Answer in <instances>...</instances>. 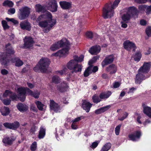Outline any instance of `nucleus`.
<instances>
[{
  "mask_svg": "<svg viewBox=\"0 0 151 151\" xmlns=\"http://www.w3.org/2000/svg\"><path fill=\"white\" fill-rule=\"evenodd\" d=\"M38 25L42 28V31L45 33L48 32L55 24L56 21L52 18L51 14L46 11L43 14L39 16L37 19Z\"/></svg>",
  "mask_w": 151,
  "mask_h": 151,
  "instance_id": "1",
  "label": "nucleus"
},
{
  "mask_svg": "<svg viewBox=\"0 0 151 151\" xmlns=\"http://www.w3.org/2000/svg\"><path fill=\"white\" fill-rule=\"evenodd\" d=\"M121 0H115L113 5L106 4L103 8V16L104 19L110 18L113 17L114 13V9L118 5Z\"/></svg>",
  "mask_w": 151,
  "mask_h": 151,
  "instance_id": "2",
  "label": "nucleus"
},
{
  "mask_svg": "<svg viewBox=\"0 0 151 151\" xmlns=\"http://www.w3.org/2000/svg\"><path fill=\"white\" fill-rule=\"evenodd\" d=\"M50 62L49 59L46 58H42L33 68V70L35 72L45 73L47 71Z\"/></svg>",
  "mask_w": 151,
  "mask_h": 151,
  "instance_id": "3",
  "label": "nucleus"
},
{
  "mask_svg": "<svg viewBox=\"0 0 151 151\" xmlns=\"http://www.w3.org/2000/svg\"><path fill=\"white\" fill-rule=\"evenodd\" d=\"M6 52L0 54V62L4 65H7L9 62V54H13L14 51L11 45L8 44L6 46Z\"/></svg>",
  "mask_w": 151,
  "mask_h": 151,
  "instance_id": "4",
  "label": "nucleus"
},
{
  "mask_svg": "<svg viewBox=\"0 0 151 151\" xmlns=\"http://www.w3.org/2000/svg\"><path fill=\"white\" fill-rule=\"evenodd\" d=\"M139 11L136 8L134 7H130L128 9L126 14H124L122 17V19L124 22H127L130 20L131 16L134 18L137 17Z\"/></svg>",
  "mask_w": 151,
  "mask_h": 151,
  "instance_id": "5",
  "label": "nucleus"
},
{
  "mask_svg": "<svg viewBox=\"0 0 151 151\" xmlns=\"http://www.w3.org/2000/svg\"><path fill=\"white\" fill-rule=\"evenodd\" d=\"M66 66L68 69L71 70L72 74L81 72L82 68V65L74 60H70L67 63Z\"/></svg>",
  "mask_w": 151,
  "mask_h": 151,
  "instance_id": "6",
  "label": "nucleus"
},
{
  "mask_svg": "<svg viewBox=\"0 0 151 151\" xmlns=\"http://www.w3.org/2000/svg\"><path fill=\"white\" fill-rule=\"evenodd\" d=\"M30 8L27 6H24L19 9L18 18L20 20L26 19L29 16L30 12Z\"/></svg>",
  "mask_w": 151,
  "mask_h": 151,
  "instance_id": "7",
  "label": "nucleus"
},
{
  "mask_svg": "<svg viewBox=\"0 0 151 151\" xmlns=\"http://www.w3.org/2000/svg\"><path fill=\"white\" fill-rule=\"evenodd\" d=\"M48 10L52 12H55L57 11L58 4L57 1L55 0H50L47 4Z\"/></svg>",
  "mask_w": 151,
  "mask_h": 151,
  "instance_id": "8",
  "label": "nucleus"
},
{
  "mask_svg": "<svg viewBox=\"0 0 151 151\" xmlns=\"http://www.w3.org/2000/svg\"><path fill=\"white\" fill-rule=\"evenodd\" d=\"M27 88H24L20 87L17 89V93L20 96L18 98L22 102L24 101L25 99L26 96V93H27Z\"/></svg>",
  "mask_w": 151,
  "mask_h": 151,
  "instance_id": "9",
  "label": "nucleus"
},
{
  "mask_svg": "<svg viewBox=\"0 0 151 151\" xmlns=\"http://www.w3.org/2000/svg\"><path fill=\"white\" fill-rule=\"evenodd\" d=\"M123 46L124 48L126 50L130 51L132 49L133 51H135L136 49V47L135 44L129 40H126L124 42Z\"/></svg>",
  "mask_w": 151,
  "mask_h": 151,
  "instance_id": "10",
  "label": "nucleus"
},
{
  "mask_svg": "<svg viewBox=\"0 0 151 151\" xmlns=\"http://www.w3.org/2000/svg\"><path fill=\"white\" fill-rule=\"evenodd\" d=\"M142 135L141 132L140 131H137L133 133L130 134L128 135V137L130 140L133 141H135L140 138Z\"/></svg>",
  "mask_w": 151,
  "mask_h": 151,
  "instance_id": "11",
  "label": "nucleus"
},
{
  "mask_svg": "<svg viewBox=\"0 0 151 151\" xmlns=\"http://www.w3.org/2000/svg\"><path fill=\"white\" fill-rule=\"evenodd\" d=\"M69 49V47H67L66 48L63 49L59 50L56 53L52 54V55L61 57L66 55L68 54Z\"/></svg>",
  "mask_w": 151,
  "mask_h": 151,
  "instance_id": "12",
  "label": "nucleus"
},
{
  "mask_svg": "<svg viewBox=\"0 0 151 151\" xmlns=\"http://www.w3.org/2000/svg\"><path fill=\"white\" fill-rule=\"evenodd\" d=\"M34 42L31 37H26L24 39V47L25 48H29L33 45Z\"/></svg>",
  "mask_w": 151,
  "mask_h": 151,
  "instance_id": "13",
  "label": "nucleus"
},
{
  "mask_svg": "<svg viewBox=\"0 0 151 151\" xmlns=\"http://www.w3.org/2000/svg\"><path fill=\"white\" fill-rule=\"evenodd\" d=\"M150 67V62H145L143 66H141L138 70L139 72H140L143 73H146L149 72Z\"/></svg>",
  "mask_w": 151,
  "mask_h": 151,
  "instance_id": "14",
  "label": "nucleus"
},
{
  "mask_svg": "<svg viewBox=\"0 0 151 151\" xmlns=\"http://www.w3.org/2000/svg\"><path fill=\"white\" fill-rule=\"evenodd\" d=\"M82 107L86 112H88L92 106V104L86 100H82Z\"/></svg>",
  "mask_w": 151,
  "mask_h": 151,
  "instance_id": "15",
  "label": "nucleus"
},
{
  "mask_svg": "<svg viewBox=\"0 0 151 151\" xmlns=\"http://www.w3.org/2000/svg\"><path fill=\"white\" fill-rule=\"evenodd\" d=\"M20 27L23 30L30 31L31 29V24L27 21H22L20 23Z\"/></svg>",
  "mask_w": 151,
  "mask_h": 151,
  "instance_id": "16",
  "label": "nucleus"
},
{
  "mask_svg": "<svg viewBox=\"0 0 151 151\" xmlns=\"http://www.w3.org/2000/svg\"><path fill=\"white\" fill-rule=\"evenodd\" d=\"M114 60V57L112 55H110L106 56L101 63V65L103 67L105 65L113 62Z\"/></svg>",
  "mask_w": 151,
  "mask_h": 151,
  "instance_id": "17",
  "label": "nucleus"
},
{
  "mask_svg": "<svg viewBox=\"0 0 151 151\" xmlns=\"http://www.w3.org/2000/svg\"><path fill=\"white\" fill-rule=\"evenodd\" d=\"M64 43L62 40L58 41L57 43L53 44L50 47V50L53 51L59 49L63 46Z\"/></svg>",
  "mask_w": 151,
  "mask_h": 151,
  "instance_id": "18",
  "label": "nucleus"
},
{
  "mask_svg": "<svg viewBox=\"0 0 151 151\" xmlns=\"http://www.w3.org/2000/svg\"><path fill=\"white\" fill-rule=\"evenodd\" d=\"M142 73L140 72H139L138 70V73L136 75L135 79V83H136L139 84L143 80L145 79V76Z\"/></svg>",
  "mask_w": 151,
  "mask_h": 151,
  "instance_id": "19",
  "label": "nucleus"
},
{
  "mask_svg": "<svg viewBox=\"0 0 151 151\" xmlns=\"http://www.w3.org/2000/svg\"><path fill=\"white\" fill-rule=\"evenodd\" d=\"M50 107L51 110L56 112H58L60 109V105L53 100L50 101Z\"/></svg>",
  "mask_w": 151,
  "mask_h": 151,
  "instance_id": "20",
  "label": "nucleus"
},
{
  "mask_svg": "<svg viewBox=\"0 0 151 151\" xmlns=\"http://www.w3.org/2000/svg\"><path fill=\"white\" fill-rule=\"evenodd\" d=\"M142 106L144 113L150 118H151V108L150 107L146 106L144 103L142 104Z\"/></svg>",
  "mask_w": 151,
  "mask_h": 151,
  "instance_id": "21",
  "label": "nucleus"
},
{
  "mask_svg": "<svg viewBox=\"0 0 151 151\" xmlns=\"http://www.w3.org/2000/svg\"><path fill=\"white\" fill-rule=\"evenodd\" d=\"M27 93L28 95H30L35 99H37L39 97L40 94V91L36 90L32 91L29 88H27Z\"/></svg>",
  "mask_w": 151,
  "mask_h": 151,
  "instance_id": "22",
  "label": "nucleus"
},
{
  "mask_svg": "<svg viewBox=\"0 0 151 151\" xmlns=\"http://www.w3.org/2000/svg\"><path fill=\"white\" fill-rule=\"evenodd\" d=\"M100 50V47L96 45L91 47L89 50V52L92 55H96L99 52Z\"/></svg>",
  "mask_w": 151,
  "mask_h": 151,
  "instance_id": "23",
  "label": "nucleus"
},
{
  "mask_svg": "<svg viewBox=\"0 0 151 151\" xmlns=\"http://www.w3.org/2000/svg\"><path fill=\"white\" fill-rule=\"evenodd\" d=\"M111 107V106L110 105H109L101 108L99 109L96 110L95 111V113L96 114H101L106 111Z\"/></svg>",
  "mask_w": 151,
  "mask_h": 151,
  "instance_id": "24",
  "label": "nucleus"
},
{
  "mask_svg": "<svg viewBox=\"0 0 151 151\" xmlns=\"http://www.w3.org/2000/svg\"><path fill=\"white\" fill-rule=\"evenodd\" d=\"M17 107L19 110L21 112L27 111L28 109V106L25 104L20 103L17 105Z\"/></svg>",
  "mask_w": 151,
  "mask_h": 151,
  "instance_id": "25",
  "label": "nucleus"
},
{
  "mask_svg": "<svg viewBox=\"0 0 151 151\" xmlns=\"http://www.w3.org/2000/svg\"><path fill=\"white\" fill-rule=\"evenodd\" d=\"M106 70L111 74L115 73L117 70V67L115 65L112 64L106 68Z\"/></svg>",
  "mask_w": 151,
  "mask_h": 151,
  "instance_id": "26",
  "label": "nucleus"
},
{
  "mask_svg": "<svg viewBox=\"0 0 151 151\" xmlns=\"http://www.w3.org/2000/svg\"><path fill=\"white\" fill-rule=\"evenodd\" d=\"M59 3L61 7L63 9H68L71 7V4L69 2L63 1H60Z\"/></svg>",
  "mask_w": 151,
  "mask_h": 151,
  "instance_id": "27",
  "label": "nucleus"
},
{
  "mask_svg": "<svg viewBox=\"0 0 151 151\" xmlns=\"http://www.w3.org/2000/svg\"><path fill=\"white\" fill-rule=\"evenodd\" d=\"M111 94V92L110 91L106 92H103L99 95V97L101 99L108 98Z\"/></svg>",
  "mask_w": 151,
  "mask_h": 151,
  "instance_id": "28",
  "label": "nucleus"
},
{
  "mask_svg": "<svg viewBox=\"0 0 151 151\" xmlns=\"http://www.w3.org/2000/svg\"><path fill=\"white\" fill-rule=\"evenodd\" d=\"M68 87L67 84L65 83H63L61 84L60 86L58 87L57 89L60 91L63 92L67 90Z\"/></svg>",
  "mask_w": 151,
  "mask_h": 151,
  "instance_id": "29",
  "label": "nucleus"
},
{
  "mask_svg": "<svg viewBox=\"0 0 151 151\" xmlns=\"http://www.w3.org/2000/svg\"><path fill=\"white\" fill-rule=\"evenodd\" d=\"M45 129L43 127L41 126L40 127L38 135V137L39 139L43 138L44 137L45 134Z\"/></svg>",
  "mask_w": 151,
  "mask_h": 151,
  "instance_id": "30",
  "label": "nucleus"
},
{
  "mask_svg": "<svg viewBox=\"0 0 151 151\" xmlns=\"http://www.w3.org/2000/svg\"><path fill=\"white\" fill-rule=\"evenodd\" d=\"M1 112L3 116H6L10 113L9 108L7 107H4L1 109Z\"/></svg>",
  "mask_w": 151,
  "mask_h": 151,
  "instance_id": "31",
  "label": "nucleus"
},
{
  "mask_svg": "<svg viewBox=\"0 0 151 151\" xmlns=\"http://www.w3.org/2000/svg\"><path fill=\"white\" fill-rule=\"evenodd\" d=\"M35 9L36 11L37 12H44L45 11V7L39 4L35 5Z\"/></svg>",
  "mask_w": 151,
  "mask_h": 151,
  "instance_id": "32",
  "label": "nucleus"
},
{
  "mask_svg": "<svg viewBox=\"0 0 151 151\" xmlns=\"http://www.w3.org/2000/svg\"><path fill=\"white\" fill-rule=\"evenodd\" d=\"M111 146L110 143H107L103 146L100 151H108L111 148Z\"/></svg>",
  "mask_w": 151,
  "mask_h": 151,
  "instance_id": "33",
  "label": "nucleus"
},
{
  "mask_svg": "<svg viewBox=\"0 0 151 151\" xmlns=\"http://www.w3.org/2000/svg\"><path fill=\"white\" fill-rule=\"evenodd\" d=\"M14 62L15 66L18 67L22 66L23 64V61L18 58H14Z\"/></svg>",
  "mask_w": 151,
  "mask_h": 151,
  "instance_id": "34",
  "label": "nucleus"
},
{
  "mask_svg": "<svg viewBox=\"0 0 151 151\" xmlns=\"http://www.w3.org/2000/svg\"><path fill=\"white\" fill-rule=\"evenodd\" d=\"M92 66H89L85 71L83 75L85 77H87L91 73Z\"/></svg>",
  "mask_w": 151,
  "mask_h": 151,
  "instance_id": "35",
  "label": "nucleus"
},
{
  "mask_svg": "<svg viewBox=\"0 0 151 151\" xmlns=\"http://www.w3.org/2000/svg\"><path fill=\"white\" fill-rule=\"evenodd\" d=\"M35 103L36 105L37 108L39 110H43L44 109L43 107L44 106V105L43 104H42L41 102L39 101H35Z\"/></svg>",
  "mask_w": 151,
  "mask_h": 151,
  "instance_id": "36",
  "label": "nucleus"
},
{
  "mask_svg": "<svg viewBox=\"0 0 151 151\" xmlns=\"http://www.w3.org/2000/svg\"><path fill=\"white\" fill-rule=\"evenodd\" d=\"M84 58V56L81 55L78 57V56L75 55L73 56V59L71 60H74L76 62H81L83 60Z\"/></svg>",
  "mask_w": 151,
  "mask_h": 151,
  "instance_id": "37",
  "label": "nucleus"
},
{
  "mask_svg": "<svg viewBox=\"0 0 151 151\" xmlns=\"http://www.w3.org/2000/svg\"><path fill=\"white\" fill-rule=\"evenodd\" d=\"M14 5L13 3L11 1L6 0L4 2L3 5L4 6H8L9 7H12Z\"/></svg>",
  "mask_w": 151,
  "mask_h": 151,
  "instance_id": "38",
  "label": "nucleus"
},
{
  "mask_svg": "<svg viewBox=\"0 0 151 151\" xmlns=\"http://www.w3.org/2000/svg\"><path fill=\"white\" fill-rule=\"evenodd\" d=\"M92 99L94 103H98L101 101V99L96 94H95L93 96Z\"/></svg>",
  "mask_w": 151,
  "mask_h": 151,
  "instance_id": "39",
  "label": "nucleus"
},
{
  "mask_svg": "<svg viewBox=\"0 0 151 151\" xmlns=\"http://www.w3.org/2000/svg\"><path fill=\"white\" fill-rule=\"evenodd\" d=\"M13 140L11 139L9 137H6L4 139L3 141L4 143L8 145H11L13 141Z\"/></svg>",
  "mask_w": 151,
  "mask_h": 151,
  "instance_id": "40",
  "label": "nucleus"
},
{
  "mask_svg": "<svg viewBox=\"0 0 151 151\" xmlns=\"http://www.w3.org/2000/svg\"><path fill=\"white\" fill-rule=\"evenodd\" d=\"M141 57V53L139 52H137L135 54L134 59L135 61H139Z\"/></svg>",
  "mask_w": 151,
  "mask_h": 151,
  "instance_id": "41",
  "label": "nucleus"
},
{
  "mask_svg": "<svg viewBox=\"0 0 151 151\" xmlns=\"http://www.w3.org/2000/svg\"><path fill=\"white\" fill-rule=\"evenodd\" d=\"M52 81L54 83H58L60 82V79L59 77L57 76H55L52 77Z\"/></svg>",
  "mask_w": 151,
  "mask_h": 151,
  "instance_id": "42",
  "label": "nucleus"
},
{
  "mask_svg": "<svg viewBox=\"0 0 151 151\" xmlns=\"http://www.w3.org/2000/svg\"><path fill=\"white\" fill-rule=\"evenodd\" d=\"M20 126L19 122L17 121H16L12 123V129H15L19 128Z\"/></svg>",
  "mask_w": 151,
  "mask_h": 151,
  "instance_id": "43",
  "label": "nucleus"
},
{
  "mask_svg": "<svg viewBox=\"0 0 151 151\" xmlns=\"http://www.w3.org/2000/svg\"><path fill=\"white\" fill-rule=\"evenodd\" d=\"M99 57L98 56H96L94 57L91 60H90L88 62V64L90 66H92V64L95 62L96 61L99 59Z\"/></svg>",
  "mask_w": 151,
  "mask_h": 151,
  "instance_id": "44",
  "label": "nucleus"
},
{
  "mask_svg": "<svg viewBox=\"0 0 151 151\" xmlns=\"http://www.w3.org/2000/svg\"><path fill=\"white\" fill-rule=\"evenodd\" d=\"M1 24L4 29H8L9 26L8 25L7 22L5 20H3L1 21Z\"/></svg>",
  "mask_w": 151,
  "mask_h": 151,
  "instance_id": "45",
  "label": "nucleus"
},
{
  "mask_svg": "<svg viewBox=\"0 0 151 151\" xmlns=\"http://www.w3.org/2000/svg\"><path fill=\"white\" fill-rule=\"evenodd\" d=\"M5 19L8 22H12L14 24H19V22L14 18H9L6 17Z\"/></svg>",
  "mask_w": 151,
  "mask_h": 151,
  "instance_id": "46",
  "label": "nucleus"
},
{
  "mask_svg": "<svg viewBox=\"0 0 151 151\" xmlns=\"http://www.w3.org/2000/svg\"><path fill=\"white\" fill-rule=\"evenodd\" d=\"M12 92L9 90H6L4 93L3 94V96L4 97H7V96H10Z\"/></svg>",
  "mask_w": 151,
  "mask_h": 151,
  "instance_id": "47",
  "label": "nucleus"
},
{
  "mask_svg": "<svg viewBox=\"0 0 151 151\" xmlns=\"http://www.w3.org/2000/svg\"><path fill=\"white\" fill-rule=\"evenodd\" d=\"M37 147V143L36 142H34L30 147V149L32 151H35Z\"/></svg>",
  "mask_w": 151,
  "mask_h": 151,
  "instance_id": "48",
  "label": "nucleus"
},
{
  "mask_svg": "<svg viewBox=\"0 0 151 151\" xmlns=\"http://www.w3.org/2000/svg\"><path fill=\"white\" fill-rule=\"evenodd\" d=\"M67 70V69L65 68L62 70H58L56 71V73L58 74H60V75H62L63 74L65 73L66 72Z\"/></svg>",
  "mask_w": 151,
  "mask_h": 151,
  "instance_id": "49",
  "label": "nucleus"
},
{
  "mask_svg": "<svg viewBox=\"0 0 151 151\" xmlns=\"http://www.w3.org/2000/svg\"><path fill=\"white\" fill-rule=\"evenodd\" d=\"M121 126V125L119 124L116 126L115 128V133L116 135H118L119 134L120 129Z\"/></svg>",
  "mask_w": 151,
  "mask_h": 151,
  "instance_id": "50",
  "label": "nucleus"
},
{
  "mask_svg": "<svg viewBox=\"0 0 151 151\" xmlns=\"http://www.w3.org/2000/svg\"><path fill=\"white\" fill-rule=\"evenodd\" d=\"M146 33L147 35L149 37L151 36V27H149L146 29Z\"/></svg>",
  "mask_w": 151,
  "mask_h": 151,
  "instance_id": "51",
  "label": "nucleus"
},
{
  "mask_svg": "<svg viewBox=\"0 0 151 151\" xmlns=\"http://www.w3.org/2000/svg\"><path fill=\"white\" fill-rule=\"evenodd\" d=\"M3 125L6 128H9L10 129H12V123L6 122L4 123Z\"/></svg>",
  "mask_w": 151,
  "mask_h": 151,
  "instance_id": "52",
  "label": "nucleus"
},
{
  "mask_svg": "<svg viewBox=\"0 0 151 151\" xmlns=\"http://www.w3.org/2000/svg\"><path fill=\"white\" fill-rule=\"evenodd\" d=\"M128 115V114L127 112H125L124 113L123 116L122 117L119 118L118 119L120 121H123L126 119Z\"/></svg>",
  "mask_w": 151,
  "mask_h": 151,
  "instance_id": "53",
  "label": "nucleus"
},
{
  "mask_svg": "<svg viewBox=\"0 0 151 151\" xmlns=\"http://www.w3.org/2000/svg\"><path fill=\"white\" fill-rule=\"evenodd\" d=\"M72 123L71 125V128L73 129H77L78 128L77 123H75L72 121Z\"/></svg>",
  "mask_w": 151,
  "mask_h": 151,
  "instance_id": "54",
  "label": "nucleus"
},
{
  "mask_svg": "<svg viewBox=\"0 0 151 151\" xmlns=\"http://www.w3.org/2000/svg\"><path fill=\"white\" fill-rule=\"evenodd\" d=\"M10 98L11 99L12 101H14L16 100L17 98V96L15 93L12 92V94H11L10 96Z\"/></svg>",
  "mask_w": 151,
  "mask_h": 151,
  "instance_id": "55",
  "label": "nucleus"
},
{
  "mask_svg": "<svg viewBox=\"0 0 151 151\" xmlns=\"http://www.w3.org/2000/svg\"><path fill=\"white\" fill-rule=\"evenodd\" d=\"M15 9L14 8L10 9L8 11V14H13L15 13Z\"/></svg>",
  "mask_w": 151,
  "mask_h": 151,
  "instance_id": "56",
  "label": "nucleus"
},
{
  "mask_svg": "<svg viewBox=\"0 0 151 151\" xmlns=\"http://www.w3.org/2000/svg\"><path fill=\"white\" fill-rule=\"evenodd\" d=\"M87 37L90 39H92L93 37V33L91 32H88L86 33Z\"/></svg>",
  "mask_w": 151,
  "mask_h": 151,
  "instance_id": "57",
  "label": "nucleus"
},
{
  "mask_svg": "<svg viewBox=\"0 0 151 151\" xmlns=\"http://www.w3.org/2000/svg\"><path fill=\"white\" fill-rule=\"evenodd\" d=\"M11 101L10 99H6L4 100L3 102L5 105H8L10 104Z\"/></svg>",
  "mask_w": 151,
  "mask_h": 151,
  "instance_id": "58",
  "label": "nucleus"
},
{
  "mask_svg": "<svg viewBox=\"0 0 151 151\" xmlns=\"http://www.w3.org/2000/svg\"><path fill=\"white\" fill-rule=\"evenodd\" d=\"M146 13L147 14H150L151 12V5L149 6H147V7L146 8Z\"/></svg>",
  "mask_w": 151,
  "mask_h": 151,
  "instance_id": "59",
  "label": "nucleus"
},
{
  "mask_svg": "<svg viewBox=\"0 0 151 151\" xmlns=\"http://www.w3.org/2000/svg\"><path fill=\"white\" fill-rule=\"evenodd\" d=\"M30 109L32 111L34 112H37V109L35 105L33 104H31L30 106Z\"/></svg>",
  "mask_w": 151,
  "mask_h": 151,
  "instance_id": "60",
  "label": "nucleus"
},
{
  "mask_svg": "<svg viewBox=\"0 0 151 151\" xmlns=\"http://www.w3.org/2000/svg\"><path fill=\"white\" fill-rule=\"evenodd\" d=\"M36 128H37L35 125H34L32 126L30 129V132L32 133V134L34 133Z\"/></svg>",
  "mask_w": 151,
  "mask_h": 151,
  "instance_id": "61",
  "label": "nucleus"
},
{
  "mask_svg": "<svg viewBox=\"0 0 151 151\" xmlns=\"http://www.w3.org/2000/svg\"><path fill=\"white\" fill-rule=\"evenodd\" d=\"M99 142H93L91 146V147L92 148H95L98 146Z\"/></svg>",
  "mask_w": 151,
  "mask_h": 151,
  "instance_id": "62",
  "label": "nucleus"
},
{
  "mask_svg": "<svg viewBox=\"0 0 151 151\" xmlns=\"http://www.w3.org/2000/svg\"><path fill=\"white\" fill-rule=\"evenodd\" d=\"M147 7V6L145 5H139L138 7L139 9L141 10H145Z\"/></svg>",
  "mask_w": 151,
  "mask_h": 151,
  "instance_id": "63",
  "label": "nucleus"
},
{
  "mask_svg": "<svg viewBox=\"0 0 151 151\" xmlns=\"http://www.w3.org/2000/svg\"><path fill=\"white\" fill-rule=\"evenodd\" d=\"M81 117L82 116H80L76 118L74 120H73L72 121L75 123H77V122L80 121L81 119Z\"/></svg>",
  "mask_w": 151,
  "mask_h": 151,
  "instance_id": "64",
  "label": "nucleus"
}]
</instances>
